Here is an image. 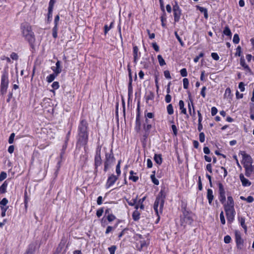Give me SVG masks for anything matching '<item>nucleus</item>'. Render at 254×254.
<instances>
[{"label":"nucleus","instance_id":"7","mask_svg":"<svg viewBox=\"0 0 254 254\" xmlns=\"http://www.w3.org/2000/svg\"><path fill=\"white\" fill-rule=\"evenodd\" d=\"M173 11L174 17V21L175 22H178L179 21L182 15V10L180 8V6L177 1H175V4L173 5Z\"/></svg>","mask_w":254,"mask_h":254},{"label":"nucleus","instance_id":"5","mask_svg":"<svg viewBox=\"0 0 254 254\" xmlns=\"http://www.w3.org/2000/svg\"><path fill=\"white\" fill-rule=\"evenodd\" d=\"M88 141V133H78L77 138V144L84 146V148L86 147Z\"/></svg>","mask_w":254,"mask_h":254},{"label":"nucleus","instance_id":"21","mask_svg":"<svg viewBox=\"0 0 254 254\" xmlns=\"http://www.w3.org/2000/svg\"><path fill=\"white\" fill-rule=\"evenodd\" d=\"M141 128V121L140 120V115L139 111L137 114L135 121V130L137 132H139Z\"/></svg>","mask_w":254,"mask_h":254},{"label":"nucleus","instance_id":"24","mask_svg":"<svg viewBox=\"0 0 254 254\" xmlns=\"http://www.w3.org/2000/svg\"><path fill=\"white\" fill-rule=\"evenodd\" d=\"M56 67H52V69L56 75H58L62 71L60 61H58L56 64Z\"/></svg>","mask_w":254,"mask_h":254},{"label":"nucleus","instance_id":"29","mask_svg":"<svg viewBox=\"0 0 254 254\" xmlns=\"http://www.w3.org/2000/svg\"><path fill=\"white\" fill-rule=\"evenodd\" d=\"M154 160L158 165H160L162 163V158L161 154H155L154 157Z\"/></svg>","mask_w":254,"mask_h":254},{"label":"nucleus","instance_id":"63","mask_svg":"<svg viewBox=\"0 0 254 254\" xmlns=\"http://www.w3.org/2000/svg\"><path fill=\"white\" fill-rule=\"evenodd\" d=\"M103 208H100L98 209L96 212V215L98 216V217H100L101 216H102L103 213Z\"/></svg>","mask_w":254,"mask_h":254},{"label":"nucleus","instance_id":"32","mask_svg":"<svg viewBox=\"0 0 254 254\" xmlns=\"http://www.w3.org/2000/svg\"><path fill=\"white\" fill-rule=\"evenodd\" d=\"M127 201L129 205L134 206L137 202V196H136L134 198H132L130 200L127 199Z\"/></svg>","mask_w":254,"mask_h":254},{"label":"nucleus","instance_id":"23","mask_svg":"<svg viewBox=\"0 0 254 254\" xmlns=\"http://www.w3.org/2000/svg\"><path fill=\"white\" fill-rule=\"evenodd\" d=\"M152 128V125L151 124L146 125H143V129L144 130L145 133L143 135V137H144V139H146L148 136L149 135V134L150 133V130L151 128Z\"/></svg>","mask_w":254,"mask_h":254},{"label":"nucleus","instance_id":"35","mask_svg":"<svg viewBox=\"0 0 254 254\" xmlns=\"http://www.w3.org/2000/svg\"><path fill=\"white\" fill-rule=\"evenodd\" d=\"M107 213H108V215L107 216V218L109 222L113 221L115 219V218H116L115 216L113 214H110L109 213V210H107L106 211L105 214L107 215Z\"/></svg>","mask_w":254,"mask_h":254},{"label":"nucleus","instance_id":"59","mask_svg":"<svg viewBox=\"0 0 254 254\" xmlns=\"http://www.w3.org/2000/svg\"><path fill=\"white\" fill-rule=\"evenodd\" d=\"M171 127L173 130L174 135L175 136H177V135L178 134V129H177V128L176 127V125H172Z\"/></svg>","mask_w":254,"mask_h":254},{"label":"nucleus","instance_id":"51","mask_svg":"<svg viewBox=\"0 0 254 254\" xmlns=\"http://www.w3.org/2000/svg\"><path fill=\"white\" fill-rule=\"evenodd\" d=\"M7 177L6 173L4 172H1L0 174V181H2Z\"/></svg>","mask_w":254,"mask_h":254},{"label":"nucleus","instance_id":"39","mask_svg":"<svg viewBox=\"0 0 254 254\" xmlns=\"http://www.w3.org/2000/svg\"><path fill=\"white\" fill-rule=\"evenodd\" d=\"M167 113L169 115H171L174 113V109L171 104H169L167 107Z\"/></svg>","mask_w":254,"mask_h":254},{"label":"nucleus","instance_id":"46","mask_svg":"<svg viewBox=\"0 0 254 254\" xmlns=\"http://www.w3.org/2000/svg\"><path fill=\"white\" fill-rule=\"evenodd\" d=\"M189 81L188 78L183 79V86L185 89H188L189 87Z\"/></svg>","mask_w":254,"mask_h":254},{"label":"nucleus","instance_id":"9","mask_svg":"<svg viewBox=\"0 0 254 254\" xmlns=\"http://www.w3.org/2000/svg\"><path fill=\"white\" fill-rule=\"evenodd\" d=\"M102 164V159L101 157V149H97L96 152V154L94 158V166L95 171L97 172V168L98 166Z\"/></svg>","mask_w":254,"mask_h":254},{"label":"nucleus","instance_id":"44","mask_svg":"<svg viewBox=\"0 0 254 254\" xmlns=\"http://www.w3.org/2000/svg\"><path fill=\"white\" fill-rule=\"evenodd\" d=\"M117 249V247L115 245H113L108 248V250L110 254H115V251Z\"/></svg>","mask_w":254,"mask_h":254},{"label":"nucleus","instance_id":"47","mask_svg":"<svg viewBox=\"0 0 254 254\" xmlns=\"http://www.w3.org/2000/svg\"><path fill=\"white\" fill-rule=\"evenodd\" d=\"M161 21V25L163 27H166V24L165 23V21L166 20V18L165 17V15H164V14L161 16L160 17Z\"/></svg>","mask_w":254,"mask_h":254},{"label":"nucleus","instance_id":"38","mask_svg":"<svg viewBox=\"0 0 254 254\" xmlns=\"http://www.w3.org/2000/svg\"><path fill=\"white\" fill-rule=\"evenodd\" d=\"M131 82H132V77H130V79L129 80V82L128 83V95L129 96H130V95L132 93V87L131 86Z\"/></svg>","mask_w":254,"mask_h":254},{"label":"nucleus","instance_id":"57","mask_svg":"<svg viewBox=\"0 0 254 254\" xmlns=\"http://www.w3.org/2000/svg\"><path fill=\"white\" fill-rule=\"evenodd\" d=\"M55 3V0H50L49 2L48 9L53 10V7Z\"/></svg>","mask_w":254,"mask_h":254},{"label":"nucleus","instance_id":"2","mask_svg":"<svg viewBox=\"0 0 254 254\" xmlns=\"http://www.w3.org/2000/svg\"><path fill=\"white\" fill-rule=\"evenodd\" d=\"M164 204V197H162V196H158L156 198L153 206L155 213L158 216L156 222H158L160 220L159 213L162 212Z\"/></svg>","mask_w":254,"mask_h":254},{"label":"nucleus","instance_id":"50","mask_svg":"<svg viewBox=\"0 0 254 254\" xmlns=\"http://www.w3.org/2000/svg\"><path fill=\"white\" fill-rule=\"evenodd\" d=\"M180 74L182 75V76H183V77L187 76L188 75V73H187L186 68H182L180 70Z\"/></svg>","mask_w":254,"mask_h":254},{"label":"nucleus","instance_id":"41","mask_svg":"<svg viewBox=\"0 0 254 254\" xmlns=\"http://www.w3.org/2000/svg\"><path fill=\"white\" fill-rule=\"evenodd\" d=\"M52 12H53V10L48 9V17H47V22H48V23H50L52 21Z\"/></svg>","mask_w":254,"mask_h":254},{"label":"nucleus","instance_id":"40","mask_svg":"<svg viewBox=\"0 0 254 254\" xmlns=\"http://www.w3.org/2000/svg\"><path fill=\"white\" fill-rule=\"evenodd\" d=\"M157 59H158L159 64L161 66H163L166 64V63L161 55H158Z\"/></svg>","mask_w":254,"mask_h":254},{"label":"nucleus","instance_id":"3","mask_svg":"<svg viewBox=\"0 0 254 254\" xmlns=\"http://www.w3.org/2000/svg\"><path fill=\"white\" fill-rule=\"evenodd\" d=\"M115 161L112 150L109 153L105 154V161L104 162V171L106 172L109 167Z\"/></svg>","mask_w":254,"mask_h":254},{"label":"nucleus","instance_id":"37","mask_svg":"<svg viewBox=\"0 0 254 254\" xmlns=\"http://www.w3.org/2000/svg\"><path fill=\"white\" fill-rule=\"evenodd\" d=\"M57 75H56V74H55L54 73H53V74H51L50 75L48 76L47 77V82H49V83H50V82H52V81H53Z\"/></svg>","mask_w":254,"mask_h":254},{"label":"nucleus","instance_id":"64","mask_svg":"<svg viewBox=\"0 0 254 254\" xmlns=\"http://www.w3.org/2000/svg\"><path fill=\"white\" fill-rule=\"evenodd\" d=\"M8 203V200L6 198H3L0 201V204L1 205L5 206Z\"/></svg>","mask_w":254,"mask_h":254},{"label":"nucleus","instance_id":"43","mask_svg":"<svg viewBox=\"0 0 254 254\" xmlns=\"http://www.w3.org/2000/svg\"><path fill=\"white\" fill-rule=\"evenodd\" d=\"M132 231H134V230H132V228H129L128 227L126 228H125L123 230V231L121 232V233L119 234V237H122L123 235H125L126 233H127V231L129 230H130Z\"/></svg>","mask_w":254,"mask_h":254},{"label":"nucleus","instance_id":"45","mask_svg":"<svg viewBox=\"0 0 254 254\" xmlns=\"http://www.w3.org/2000/svg\"><path fill=\"white\" fill-rule=\"evenodd\" d=\"M233 42L235 44H238L240 42L239 36L238 34H235L234 35Z\"/></svg>","mask_w":254,"mask_h":254},{"label":"nucleus","instance_id":"20","mask_svg":"<svg viewBox=\"0 0 254 254\" xmlns=\"http://www.w3.org/2000/svg\"><path fill=\"white\" fill-rule=\"evenodd\" d=\"M244 168L245 169V175L248 177H250L252 173L254 172V166H252V164L250 166L245 165Z\"/></svg>","mask_w":254,"mask_h":254},{"label":"nucleus","instance_id":"22","mask_svg":"<svg viewBox=\"0 0 254 254\" xmlns=\"http://www.w3.org/2000/svg\"><path fill=\"white\" fill-rule=\"evenodd\" d=\"M240 179L244 187H248L251 186V182L249 180L245 178L243 174H241L240 175Z\"/></svg>","mask_w":254,"mask_h":254},{"label":"nucleus","instance_id":"42","mask_svg":"<svg viewBox=\"0 0 254 254\" xmlns=\"http://www.w3.org/2000/svg\"><path fill=\"white\" fill-rule=\"evenodd\" d=\"M175 35L176 38L177 39L178 41L179 42L180 44L182 47H184L185 45V44L184 42L182 41V39L180 38V37L179 36V35L177 33V32H175Z\"/></svg>","mask_w":254,"mask_h":254},{"label":"nucleus","instance_id":"58","mask_svg":"<svg viewBox=\"0 0 254 254\" xmlns=\"http://www.w3.org/2000/svg\"><path fill=\"white\" fill-rule=\"evenodd\" d=\"M204 56V54L203 53H200L198 56H196L194 58L193 61L195 63H197L198 62L199 59Z\"/></svg>","mask_w":254,"mask_h":254},{"label":"nucleus","instance_id":"10","mask_svg":"<svg viewBox=\"0 0 254 254\" xmlns=\"http://www.w3.org/2000/svg\"><path fill=\"white\" fill-rule=\"evenodd\" d=\"M219 199L221 203H224L226 200L225 190L223 184H218Z\"/></svg>","mask_w":254,"mask_h":254},{"label":"nucleus","instance_id":"62","mask_svg":"<svg viewBox=\"0 0 254 254\" xmlns=\"http://www.w3.org/2000/svg\"><path fill=\"white\" fill-rule=\"evenodd\" d=\"M217 112H218V110L216 107H213L211 108V113L212 116H215L217 114Z\"/></svg>","mask_w":254,"mask_h":254},{"label":"nucleus","instance_id":"48","mask_svg":"<svg viewBox=\"0 0 254 254\" xmlns=\"http://www.w3.org/2000/svg\"><path fill=\"white\" fill-rule=\"evenodd\" d=\"M120 163L121 160L119 161L117 165L116 166V172L118 175V176H120L121 174V170H120Z\"/></svg>","mask_w":254,"mask_h":254},{"label":"nucleus","instance_id":"53","mask_svg":"<svg viewBox=\"0 0 254 254\" xmlns=\"http://www.w3.org/2000/svg\"><path fill=\"white\" fill-rule=\"evenodd\" d=\"M241 47L239 46L236 49V52L235 53V56L240 57L241 56Z\"/></svg>","mask_w":254,"mask_h":254},{"label":"nucleus","instance_id":"18","mask_svg":"<svg viewBox=\"0 0 254 254\" xmlns=\"http://www.w3.org/2000/svg\"><path fill=\"white\" fill-rule=\"evenodd\" d=\"M118 179V176H116L114 175H112L109 177L106 184V188L108 189L112 185H113V184L116 182Z\"/></svg>","mask_w":254,"mask_h":254},{"label":"nucleus","instance_id":"17","mask_svg":"<svg viewBox=\"0 0 254 254\" xmlns=\"http://www.w3.org/2000/svg\"><path fill=\"white\" fill-rule=\"evenodd\" d=\"M189 98L190 102L188 103V110L190 116H195V112L193 106V100L191 98V94L189 92Z\"/></svg>","mask_w":254,"mask_h":254},{"label":"nucleus","instance_id":"27","mask_svg":"<svg viewBox=\"0 0 254 254\" xmlns=\"http://www.w3.org/2000/svg\"><path fill=\"white\" fill-rule=\"evenodd\" d=\"M196 8L197 10H199L201 12L203 13L204 17L205 19H207L208 17L207 10L206 8L196 5Z\"/></svg>","mask_w":254,"mask_h":254},{"label":"nucleus","instance_id":"19","mask_svg":"<svg viewBox=\"0 0 254 254\" xmlns=\"http://www.w3.org/2000/svg\"><path fill=\"white\" fill-rule=\"evenodd\" d=\"M133 62L136 64L138 59L140 56V53L138 51L137 46H134L133 47Z\"/></svg>","mask_w":254,"mask_h":254},{"label":"nucleus","instance_id":"4","mask_svg":"<svg viewBox=\"0 0 254 254\" xmlns=\"http://www.w3.org/2000/svg\"><path fill=\"white\" fill-rule=\"evenodd\" d=\"M135 247L136 249L139 251H141L147 249L150 244V240L147 238L146 240H138L136 238Z\"/></svg>","mask_w":254,"mask_h":254},{"label":"nucleus","instance_id":"8","mask_svg":"<svg viewBox=\"0 0 254 254\" xmlns=\"http://www.w3.org/2000/svg\"><path fill=\"white\" fill-rule=\"evenodd\" d=\"M88 124L87 121L82 119L80 121L78 127V133H88Z\"/></svg>","mask_w":254,"mask_h":254},{"label":"nucleus","instance_id":"1","mask_svg":"<svg viewBox=\"0 0 254 254\" xmlns=\"http://www.w3.org/2000/svg\"><path fill=\"white\" fill-rule=\"evenodd\" d=\"M22 35L32 46L35 41V35L32 30L31 26L28 23L23 24L21 26Z\"/></svg>","mask_w":254,"mask_h":254},{"label":"nucleus","instance_id":"55","mask_svg":"<svg viewBox=\"0 0 254 254\" xmlns=\"http://www.w3.org/2000/svg\"><path fill=\"white\" fill-rule=\"evenodd\" d=\"M10 58L13 60H17L18 59V55L16 53H14V52H12L11 54H10Z\"/></svg>","mask_w":254,"mask_h":254},{"label":"nucleus","instance_id":"30","mask_svg":"<svg viewBox=\"0 0 254 254\" xmlns=\"http://www.w3.org/2000/svg\"><path fill=\"white\" fill-rule=\"evenodd\" d=\"M150 178L152 182L156 185H158L159 184V181L155 178V171H154L152 172V174L150 176Z\"/></svg>","mask_w":254,"mask_h":254},{"label":"nucleus","instance_id":"52","mask_svg":"<svg viewBox=\"0 0 254 254\" xmlns=\"http://www.w3.org/2000/svg\"><path fill=\"white\" fill-rule=\"evenodd\" d=\"M224 241L226 244H229L231 241V238L229 235H226L224 237Z\"/></svg>","mask_w":254,"mask_h":254},{"label":"nucleus","instance_id":"36","mask_svg":"<svg viewBox=\"0 0 254 254\" xmlns=\"http://www.w3.org/2000/svg\"><path fill=\"white\" fill-rule=\"evenodd\" d=\"M223 34L230 37H231L232 33L228 26H225L223 30Z\"/></svg>","mask_w":254,"mask_h":254},{"label":"nucleus","instance_id":"49","mask_svg":"<svg viewBox=\"0 0 254 254\" xmlns=\"http://www.w3.org/2000/svg\"><path fill=\"white\" fill-rule=\"evenodd\" d=\"M199 139L201 142H203L205 140V134L203 132H201L199 134Z\"/></svg>","mask_w":254,"mask_h":254},{"label":"nucleus","instance_id":"60","mask_svg":"<svg viewBox=\"0 0 254 254\" xmlns=\"http://www.w3.org/2000/svg\"><path fill=\"white\" fill-rule=\"evenodd\" d=\"M59 83L57 81L54 82L52 84V87L54 89H57L59 88Z\"/></svg>","mask_w":254,"mask_h":254},{"label":"nucleus","instance_id":"28","mask_svg":"<svg viewBox=\"0 0 254 254\" xmlns=\"http://www.w3.org/2000/svg\"><path fill=\"white\" fill-rule=\"evenodd\" d=\"M67 141H68V139H67L66 140V141H65V143L63 145V147L61 150V152L60 153V158H61V160L63 159V156L65 153V151L66 149L67 145Z\"/></svg>","mask_w":254,"mask_h":254},{"label":"nucleus","instance_id":"61","mask_svg":"<svg viewBox=\"0 0 254 254\" xmlns=\"http://www.w3.org/2000/svg\"><path fill=\"white\" fill-rule=\"evenodd\" d=\"M212 58L215 61H218L219 59V57L216 53H212L211 55Z\"/></svg>","mask_w":254,"mask_h":254},{"label":"nucleus","instance_id":"15","mask_svg":"<svg viewBox=\"0 0 254 254\" xmlns=\"http://www.w3.org/2000/svg\"><path fill=\"white\" fill-rule=\"evenodd\" d=\"M227 220L229 222H232L234 220L235 210L234 208L224 209Z\"/></svg>","mask_w":254,"mask_h":254},{"label":"nucleus","instance_id":"54","mask_svg":"<svg viewBox=\"0 0 254 254\" xmlns=\"http://www.w3.org/2000/svg\"><path fill=\"white\" fill-rule=\"evenodd\" d=\"M239 88L240 89L241 92H244L245 91V84L243 82H241L239 84Z\"/></svg>","mask_w":254,"mask_h":254},{"label":"nucleus","instance_id":"33","mask_svg":"<svg viewBox=\"0 0 254 254\" xmlns=\"http://www.w3.org/2000/svg\"><path fill=\"white\" fill-rule=\"evenodd\" d=\"M7 186L6 181H4L2 185L0 187V192L4 193L6 192V189Z\"/></svg>","mask_w":254,"mask_h":254},{"label":"nucleus","instance_id":"12","mask_svg":"<svg viewBox=\"0 0 254 254\" xmlns=\"http://www.w3.org/2000/svg\"><path fill=\"white\" fill-rule=\"evenodd\" d=\"M240 153L242 156V163H243V165H247L250 166L253 163L251 156L247 154L245 151H241Z\"/></svg>","mask_w":254,"mask_h":254},{"label":"nucleus","instance_id":"14","mask_svg":"<svg viewBox=\"0 0 254 254\" xmlns=\"http://www.w3.org/2000/svg\"><path fill=\"white\" fill-rule=\"evenodd\" d=\"M60 20V16L59 15H57L54 19L55 25L52 29V35L54 38H57L58 37V22Z\"/></svg>","mask_w":254,"mask_h":254},{"label":"nucleus","instance_id":"25","mask_svg":"<svg viewBox=\"0 0 254 254\" xmlns=\"http://www.w3.org/2000/svg\"><path fill=\"white\" fill-rule=\"evenodd\" d=\"M207 198L208 200L209 204H211L213 200L214 195L213 190L210 189H208L207 190Z\"/></svg>","mask_w":254,"mask_h":254},{"label":"nucleus","instance_id":"11","mask_svg":"<svg viewBox=\"0 0 254 254\" xmlns=\"http://www.w3.org/2000/svg\"><path fill=\"white\" fill-rule=\"evenodd\" d=\"M194 215L191 213L187 211L183 212V215L181 216V220L183 222H191L193 221Z\"/></svg>","mask_w":254,"mask_h":254},{"label":"nucleus","instance_id":"34","mask_svg":"<svg viewBox=\"0 0 254 254\" xmlns=\"http://www.w3.org/2000/svg\"><path fill=\"white\" fill-rule=\"evenodd\" d=\"M140 212L138 210H135L132 213V218L134 221H137L139 218Z\"/></svg>","mask_w":254,"mask_h":254},{"label":"nucleus","instance_id":"6","mask_svg":"<svg viewBox=\"0 0 254 254\" xmlns=\"http://www.w3.org/2000/svg\"><path fill=\"white\" fill-rule=\"evenodd\" d=\"M235 242L237 249L242 250L244 248V240L241 237V233L238 230L235 231Z\"/></svg>","mask_w":254,"mask_h":254},{"label":"nucleus","instance_id":"16","mask_svg":"<svg viewBox=\"0 0 254 254\" xmlns=\"http://www.w3.org/2000/svg\"><path fill=\"white\" fill-rule=\"evenodd\" d=\"M8 73L5 72L1 75L0 87H8Z\"/></svg>","mask_w":254,"mask_h":254},{"label":"nucleus","instance_id":"13","mask_svg":"<svg viewBox=\"0 0 254 254\" xmlns=\"http://www.w3.org/2000/svg\"><path fill=\"white\" fill-rule=\"evenodd\" d=\"M222 204H223L224 209L234 208V201L231 196H228L227 202L225 201Z\"/></svg>","mask_w":254,"mask_h":254},{"label":"nucleus","instance_id":"26","mask_svg":"<svg viewBox=\"0 0 254 254\" xmlns=\"http://www.w3.org/2000/svg\"><path fill=\"white\" fill-rule=\"evenodd\" d=\"M240 64L244 67V68L249 72H251L252 70L250 67L246 64L245 60L244 57L240 59Z\"/></svg>","mask_w":254,"mask_h":254},{"label":"nucleus","instance_id":"31","mask_svg":"<svg viewBox=\"0 0 254 254\" xmlns=\"http://www.w3.org/2000/svg\"><path fill=\"white\" fill-rule=\"evenodd\" d=\"M154 94L152 91H149L146 97V102H148L149 100H153L154 98Z\"/></svg>","mask_w":254,"mask_h":254},{"label":"nucleus","instance_id":"56","mask_svg":"<svg viewBox=\"0 0 254 254\" xmlns=\"http://www.w3.org/2000/svg\"><path fill=\"white\" fill-rule=\"evenodd\" d=\"M14 136H15V134L14 133H12L10 134V135L9 137V139H8L9 143L12 144L13 143Z\"/></svg>","mask_w":254,"mask_h":254}]
</instances>
